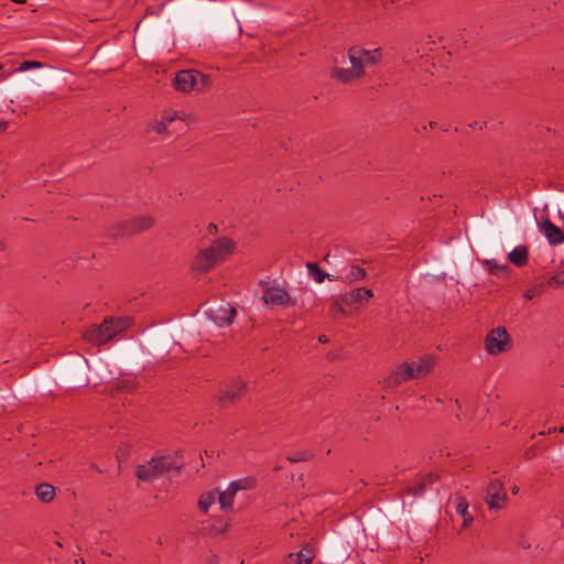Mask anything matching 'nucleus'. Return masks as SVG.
Here are the masks:
<instances>
[{
    "label": "nucleus",
    "instance_id": "39",
    "mask_svg": "<svg viewBox=\"0 0 564 564\" xmlns=\"http://www.w3.org/2000/svg\"><path fill=\"white\" fill-rule=\"evenodd\" d=\"M11 1L14 3H24L25 2V0H11Z\"/></svg>",
    "mask_w": 564,
    "mask_h": 564
},
{
    "label": "nucleus",
    "instance_id": "15",
    "mask_svg": "<svg viewBox=\"0 0 564 564\" xmlns=\"http://www.w3.org/2000/svg\"><path fill=\"white\" fill-rule=\"evenodd\" d=\"M364 76L360 68L352 65L350 67H334L330 70V77L341 84L352 83Z\"/></svg>",
    "mask_w": 564,
    "mask_h": 564
},
{
    "label": "nucleus",
    "instance_id": "8",
    "mask_svg": "<svg viewBox=\"0 0 564 564\" xmlns=\"http://www.w3.org/2000/svg\"><path fill=\"white\" fill-rule=\"evenodd\" d=\"M246 387V382L240 378H237L231 382L226 383L224 388L219 391L217 398L219 405L221 408H227L228 405L241 399L245 393Z\"/></svg>",
    "mask_w": 564,
    "mask_h": 564
},
{
    "label": "nucleus",
    "instance_id": "42",
    "mask_svg": "<svg viewBox=\"0 0 564 564\" xmlns=\"http://www.w3.org/2000/svg\"><path fill=\"white\" fill-rule=\"evenodd\" d=\"M209 227H210V230L216 229V225H214V224H210Z\"/></svg>",
    "mask_w": 564,
    "mask_h": 564
},
{
    "label": "nucleus",
    "instance_id": "3",
    "mask_svg": "<svg viewBox=\"0 0 564 564\" xmlns=\"http://www.w3.org/2000/svg\"><path fill=\"white\" fill-rule=\"evenodd\" d=\"M182 465V460L176 456L153 457L147 464L137 467L135 476L142 481H152L170 471H178Z\"/></svg>",
    "mask_w": 564,
    "mask_h": 564
},
{
    "label": "nucleus",
    "instance_id": "4",
    "mask_svg": "<svg viewBox=\"0 0 564 564\" xmlns=\"http://www.w3.org/2000/svg\"><path fill=\"white\" fill-rule=\"evenodd\" d=\"M209 83L210 79L207 75L194 69L180 70L173 79L174 88L182 93H189L192 90L202 91Z\"/></svg>",
    "mask_w": 564,
    "mask_h": 564
},
{
    "label": "nucleus",
    "instance_id": "16",
    "mask_svg": "<svg viewBox=\"0 0 564 564\" xmlns=\"http://www.w3.org/2000/svg\"><path fill=\"white\" fill-rule=\"evenodd\" d=\"M409 364L412 370L411 372L413 373V379H420L432 371L435 366V358L431 355H425L417 361H412Z\"/></svg>",
    "mask_w": 564,
    "mask_h": 564
},
{
    "label": "nucleus",
    "instance_id": "25",
    "mask_svg": "<svg viewBox=\"0 0 564 564\" xmlns=\"http://www.w3.org/2000/svg\"><path fill=\"white\" fill-rule=\"evenodd\" d=\"M489 273L496 276H503L508 273L509 267L505 263H499L495 259H487L484 261Z\"/></svg>",
    "mask_w": 564,
    "mask_h": 564
},
{
    "label": "nucleus",
    "instance_id": "17",
    "mask_svg": "<svg viewBox=\"0 0 564 564\" xmlns=\"http://www.w3.org/2000/svg\"><path fill=\"white\" fill-rule=\"evenodd\" d=\"M540 229L551 245H560L564 242L563 230L554 225L549 218L543 219L540 225Z\"/></svg>",
    "mask_w": 564,
    "mask_h": 564
},
{
    "label": "nucleus",
    "instance_id": "6",
    "mask_svg": "<svg viewBox=\"0 0 564 564\" xmlns=\"http://www.w3.org/2000/svg\"><path fill=\"white\" fill-rule=\"evenodd\" d=\"M348 58L352 66L359 67L366 75V67L377 65L382 59L381 48L366 50L359 45L351 46L348 50Z\"/></svg>",
    "mask_w": 564,
    "mask_h": 564
},
{
    "label": "nucleus",
    "instance_id": "20",
    "mask_svg": "<svg viewBox=\"0 0 564 564\" xmlns=\"http://www.w3.org/2000/svg\"><path fill=\"white\" fill-rule=\"evenodd\" d=\"M508 260L518 268L524 267L529 261V249L519 245L508 253Z\"/></svg>",
    "mask_w": 564,
    "mask_h": 564
},
{
    "label": "nucleus",
    "instance_id": "29",
    "mask_svg": "<svg viewBox=\"0 0 564 564\" xmlns=\"http://www.w3.org/2000/svg\"><path fill=\"white\" fill-rule=\"evenodd\" d=\"M425 488H426V486L424 485V481L419 480L413 486H408L405 488V492L408 495H412L414 497H421L425 492Z\"/></svg>",
    "mask_w": 564,
    "mask_h": 564
},
{
    "label": "nucleus",
    "instance_id": "11",
    "mask_svg": "<svg viewBox=\"0 0 564 564\" xmlns=\"http://www.w3.org/2000/svg\"><path fill=\"white\" fill-rule=\"evenodd\" d=\"M372 297L373 292L368 288H357L340 294L341 303H344L346 306L355 307L356 310L364 307Z\"/></svg>",
    "mask_w": 564,
    "mask_h": 564
},
{
    "label": "nucleus",
    "instance_id": "35",
    "mask_svg": "<svg viewBox=\"0 0 564 564\" xmlns=\"http://www.w3.org/2000/svg\"><path fill=\"white\" fill-rule=\"evenodd\" d=\"M2 69H3V65L0 64V72H2ZM8 76H9V74H7V73H0V79H6Z\"/></svg>",
    "mask_w": 564,
    "mask_h": 564
},
{
    "label": "nucleus",
    "instance_id": "34",
    "mask_svg": "<svg viewBox=\"0 0 564 564\" xmlns=\"http://www.w3.org/2000/svg\"><path fill=\"white\" fill-rule=\"evenodd\" d=\"M8 128V121L0 120V131H4Z\"/></svg>",
    "mask_w": 564,
    "mask_h": 564
},
{
    "label": "nucleus",
    "instance_id": "43",
    "mask_svg": "<svg viewBox=\"0 0 564 564\" xmlns=\"http://www.w3.org/2000/svg\"><path fill=\"white\" fill-rule=\"evenodd\" d=\"M206 456H213V452L208 453L207 451L204 452Z\"/></svg>",
    "mask_w": 564,
    "mask_h": 564
},
{
    "label": "nucleus",
    "instance_id": "13",
    "mask_svg": "<svg viewBox=\"0 0 564 564\" xmlns=\"http://www.w3.org/2000/svg\"><path fill=\"white\" fill-rule=\"evenodd\" d=\"M236 310L229 306H218L206 311L207 317L218 327H226L232 324L236 317Z\"/></svg>",
    "mask_w": 564,
    "mask_h": 564
},
{
    "label": "nucleus",
    "instance_id": "38",
    "mask_svg": "<svg viewBox=\"0 0 564 564\" xmlns=\"http://www.w3.org/2000/svg\"><path fill=\"white\" fill-rule=\"evenodd\" d=\"M511 492H512L513 495H517V494L519 492V487H518V486H513V487L511 488Z\"/></svg>",
    "mask_w": 564,
    "mask_h": 564
},
{
    "label": "nucleus",
    "instance_id": "24",
    "mask_svg": "<svg viewBox=\"0 0 564 564\" xmlns=\"http://www.w3.org/2000/svg\"><path fill=\"white\" fill-rule=\"evenodd\" d=\"M257 485V481L253 477L248 476L237 480H234L229 484V488L231 492H238L239 490H250L253 489Z\"/></svg>",
    "mask_w": 564,
    "mask_h": 564
},
{
    "label": "nucleus",
    "instance_id": "1",
    "mask_svg": "<svg viewBox=\"0 0 564 564\" xmlns=\"http://www.w3.org/2000/svg\"><path fill=\"white\" fill-rule=\"evenodd\" d=\"M234 248L235 243L230 239L226 237L216 239L208 248L198 251L191 269L200 274L206 273L231 254Z\"/></svg>",
    "mask_w": 564,
    "mask_h": 564
},
{
    "label": "nucleus",
    "instance_id": "12",
    "mask_svg": "<svg viewBox=\"0 0 564 564\" xmlns=\"http://www.w3.org/2000/svg\"><path fill=\"white\" fill-rule=\"evenodd\" d=\"M411 371L410 364L408 361L402 362L384 379V387L387 389H394L403 382L413 379Z\"/></svg>",
    "mask_w": 564,
    "mask_h": 564
},
{
    "label": "nucleus",
    "instance_id": "36",
    "mask_svg": "<svg viewBox=\"0 0 564 564\" xmlns=\"http://www.w3.org/2000/svg\"><path fill=\"white\" fill-rule=\"evenodd\" d=\"M523 296L527 300H531L533 297V293L528 290V291L524 292Z\"/></svg>",
    "mask_w": 564,
    "mask_h": 564
},
{
    "label": "nucleus",
    "instance_id": "18",
    "mask_svg": "<svg viewBox=\"0 0 564 564\" xmlns=\"http://www.w3.org/2000/svg\"><path fill=\"white\" fill-rule=\"evenodd\" d=\"M314 557V550L310 545H305L300 551L288 554L282 564H311Z\"/></svg>",
    "mask_w": 564,
    "mask_h": 564
},
{
    "label": "nucleus",
    "instance_id": "10",
    "mask_svg": "<svg viewBox=\"0 0 564 564\" xmlns=\"http://www.w3.org/2000/svg\"><path fill=\"white\" fill-rule=\"evenodd\" d=\"M185 113L182 116L174 109H165L160 119L152 120L147 126L148 132H155L158 134H169V124L176 119L184 120Z\"/></svg>",
    "mask_w": 564,
    "mask_h": 564
},
{
    "label": "nucleus",
    "instance_id": "19",
    "mask_svg": "<svg viewBox=\"0 0 564 564\" xmlns=\"http://www.w3.org/2000/svg\"><path fill=\"white\" fill-rule=\"evenodd\" d=\"M454 503L456 513L463 518V528H468L474 520L473 516H470L468 512V501L466 500L465 497L456 495Z\"/></svg>",
    "mask_w": 564,
    "mask_h": 564
},
{
    "label": "nucleus",
    "instance_id": "5",
    "mask_svg": "<svg viewBox=\"0 0 564 564\" xmlns=\"http://www.w3.org/2000/svg\"><path fill=\"white\" fill-rule=\"evenodd\" d=\"M485 350L491 356L509 351L512 347L511 336L503 326L492 328L485 337Z\"/></svg>",
    "mask_w": 564,
    "mask_h": 564
},
{
    "label": "nucleus",
    "instance_id": "31",
    "mask_svg": "<svg viewBox=\"0 0 564 564\" xmlns=\"http://www.w3.org/2000/svg\"><path fill=\"white\" fill-rule=\"evenodd\" d=\"M563 284H564V270H562L557 274L553 275L549 280V285H551V286H558V285H563Z\"/></svg>",
    "mask_w": 564,
    "mask_h": 564
},
{
    "label": "nucleus",
    "instance_id": "7",
    "mask_svg": "<svg viewBox=\"0 0 564 564\" xmlns=\"http://www.w3.org/2000/svg\"><path fill=\"white\" fill-rule=\"evenodd\" d=\"M485 501L491 512L507 507L508 496L505 485L500 479H490L486 488Z\"/></svg>",
    "mask_w": 564,
    "mask_h": 564
},
{
    "label": "nucleus",
    "instance_id": "40",
    "mask_svg": "<svg viewBox=\"0 0 564 564\" xmlns=\"http://www.w3.org/2000/svg\"><path fill=\"white\" fill-rule=\"evenodd\" d=\"M429 124H430V127H431V128L436 127V122H435V121H430V123H429Z\"/></svg>",
    "mask_w": 564,
    "mask_h": 564
},
{
    "label": "nucleus",
    "instance_id": "26",
    "mask_svg": "<svg viewBox=\"0 0 564 564\" xmlns=\"http://www.w3.org/2000/svg\"><path fill=\"white\" fill-rule=\"evenodd\" d=\"M215 499H216L215 491L203 492L199 496V499H198V502H197L199 510L202 512H204V513H207L209 507L215 502Z\"/></svg>",
    "mask_w": 564,
    "mask_h": 564
},
{
    "label": "nucleus",
    "instance_id": "27",
    "mask_svg": "<svg viewBox=\"0 0 564 564\" xmlns=\"http://www.w3.org/2000/svg\"><path fill=\"white\" fill-rule=\"evenodd\" d=\"M236 492H231V489L228 487L225 491L219 492L218 502L223 510L231 508L234 505Z\"/></svg>",
    "mask_w": 564,
    "mask_h": 564
},
{
    "label": "nucleus",
    "instance_id": "33",
    "mask_svg": "<svg viewBox=\"0 0 564 564\" xmlns=\"http://www.w3.org/2000/svg\"><path fill=\"white\" fill-rule=\"evenodd\" d=\"M438 480V475L435 474V473H429L427 475H425L421 481H424V485L427 486V485H432L434 482H436Z\"/></svg>",
    "mask_w": 564,
    "mask_h": 564
},
{
    "label": "nucleus",
    "instance_id": "28",
    "mask_svg": "<svg viewBox=\"0 0 564 564\" xmlns=\"http://www.w3.org/2000/svg\"><path fill=\"white\" fill-rule=\"evenodd\" d=\"M345 304L341 303V300H340V295L338 296L337 300H335L330 306H329V315L333 317V318H339L340 316H345L347 314V312L344 310V306Z\"/></svg>",
    "mask_w": 564,
    "mask_h": 564
},
{
    "label": "nucleus",
    "instance_id": "41",
    "mask_svg": "<svg viewBox=\"0 0 564 564\" xmlns=\"http://www.w3.org/2000/svg\"><path fill=\"white\" fill-rule=\"evenodd\" d=\"M209 227H210V230L216 229V225H214V224H210Z\"/></svg>",
    "mask_w": 564,
    "mask_h": 564
},
{
    "label": "nucleus",
    "instance_id": "14",
    "mask_svg": "<svg viewBox=\"0 0 564 564\" xmlns=\"http://www.w3.org/2000/svg\"><path fill=\"white\" fill-rule=\"evenodd\" d=\"M154 220L151 216H139L122 224V235H134L151 228Z\"/></svg>",
    "mask_w": 564,
    "mask_h": 564
},
{
    "label": "nucleus",
    "instance_id": "32",
    "mask_svg": "<svg viewBox=\"0 0 564 564\" xmlns=\"http://www.w3.org/2000/svg\"><path fill=\"white\" fill-rule=\"evenodd\" d=\"M311 457L310 453H294L288 457V459L292 463H299L307 460Z\"/></svg>",
    "mask_w": 564,
    "mask_h": 564
},
{
    "label": "nucleus",
    "instance_id": "23",
    "mask_svg": "<svg viewBox=\"0 0 564 564\" xmlns=\"http://www.w3.org/2000/svg\"><path fill=\"white\" fill-rule=\"evenodd\" d=\"M35 496L42 502H51L55 498V488L48 482H42L35 487Z\"/></svg>",
    "mask_w": 564,
    "mask_h": 564
},
{
    "label": "nucleus",
    "instance_id": "22",
    "mask_svg": "<svg viewBox=\"0 0 564 564\" xmlns=\"http://www.w3.org/2000/svg\"><path fill=\"white\" fill-rule=\"evenodd\" d=\"M310 276L317 283H322L325 279L329 281H338L339 276H335L324 272L317 263L307 262L306 264Z\"/></svg>",
    "mask_w": 564,
    "mask_h": 564
},
{
    "label": "nucleus",
    "instance_id": "2",
    "mask_svg": "<svg viewBox=\"0 0 564 564\" xmlns=\"http://www.w3.org/2000/svg\"><path fill=\"white\" fill-rule=\"evenodd\" d=\"M131 326L130 317H108L100 325H91L84 333V338L95 345H105Z\"/></svg>",
    "mask_w": 564,
    "mask_h": 564
},
{
    "label": "nucleus",
    "instance_id": "44",
    "mask_svg": "<svg viewBox=\"0 0 564 564\" xmlns=\"http://www.w3.org/2000/svg\"><path fill=\"white\" fill-rule=\"evenodd\" d=\"M455 403H456V405H457V406H460V404H459V401H458V400H455Z\"/></svg>",
    "mask_w": 564,
    "mask_h": 564
},
{
    "label": "nucleus",
    "instance_id": "9",
    "mask_svg": "<svg viewBox=\"0 0 564 564\" xmlns=\"http://www.w3.org/2000/svg\"><path fill=\"white\" fill-rule=\"evenodd\" d=\"M260 286L263 292L262 299H263L264 303L276 305V306L284 305V304H290L292 306L295 305V302H291L290 294L283 288L272 286V285H270L269 282H265V281H260Z\"/></svg>",
    "mask_w": 564,
    "mask_h": 564
},
{
    "label": "nucleus",
    "instance_id": "37",
    "mask_svg": "<svg viewBox=\"0 0 564 564\" xmlns=\"http://www.w3.org/2000/svg\"><path fill=\"white\" fill-rule=\"evenodd\" d=\"M318 341H319V343H327V341H328V338H327V336H326V335H321V336L318 337Z\"/></svg>",
    "mask_w": 564,
    "mask_h": 564
},
{
    "label": "nucleus",
    "instance_id": "30",
    "mask_svg": "<svg viewBox=\"0 0 564 564\" xmlns=\"http://www.w3.org/2000/svg\"><path fill=\"white\" fill-rule=\"evenodd\" d=\"M43 67V63L41 62H37V61H24L22 62L18 69L19 72H25V70H29V69H32V68H42Z\"/></svg>",
    "mask_w": 564,
    "mask_h": 564
},
{
    "label": "nucleus",
    "instance_id": "21",
    "mask_svg": "<svg viewBox=\"0 0 564 564\" xmlns=\"http://www.w3.org/2000/svg\"><path fill=\"white\" fill-rule=\"evenodd\" d=\"M366 276H367L366 269H364L357 264H351L349 267V269L347 270V272L345 273V275L339 276L338 281H341L343 283L351 285L356 282L364 280Z\"/></svg>",
    "mask_w": 564,
    "mask_h": 564
}]
</instances>
